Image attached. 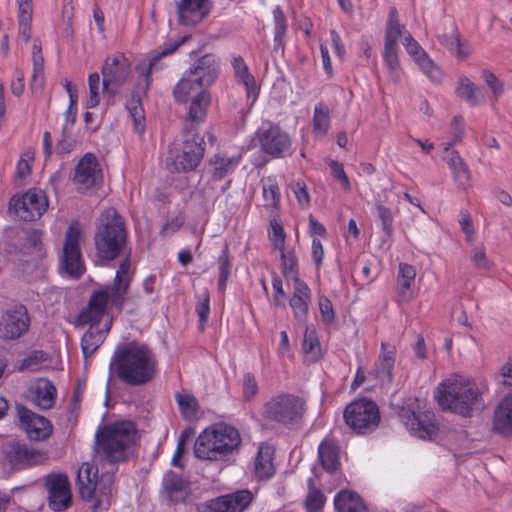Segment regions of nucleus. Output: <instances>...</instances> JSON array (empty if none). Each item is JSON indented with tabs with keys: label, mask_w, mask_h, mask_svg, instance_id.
<instances>
[{
	"label": "nucleus",
	"mask_w": 512,
	"mask_h": 512,
	"mask_svg": "<svg viewBox=\"0 0 512 512\" xmlns=\"http://www.w3.org/2000/svg\"><path fill=\"white\" fill-rule=\"evenodd\" d=\"M334 505L338 512H367L359 495L348 490H342L335 496Z\"/></svg>",
	"instance_id": "72a5a7b5"
},
{
	"label": "nucleus",
	"mask_w": 512,
	"mask_h": 512,
	"mask_svg": "<svg viewBox=\"0 0 512 512\" xmlns=\"http://www.w3.org/2000/svg\"><path fill=\"white\" fill-rule=\"evenodd\" d=\"M73 179L80 190H87L102 179L98 160L93 154L87 153L80 159Z\"/></svg>",
	"instance_id": "b1692460"
},
{
	"label": "nucleus",
	"mask_w": 512,
	"mask_h": 512,
	"mask_svg": "<svg viewBox=\"0 0 512 512\" xmlns=\"http://www.w3.org/2000/svg\"><path fill=\"white\" fill-rule=\"evenodd\" d=\"M452 130V141L451 146L457 142H460L464 136V122L463 118L460 116H456L453 118L451 123Z\"/></svg>",
	"instance_id": "0e129e2a"
},
{
	"label": "nucleus",
	"mask_w": 512,
	"mask_h": 512,
	"mask_svg": "<svg viewBox=\"0 0 512 512\" xmlns=\"http://www.w3.org/2000/svg\"><path fill=\"white\" fill-rule=\"evenodd\" d=\"M218 269H219V279H218V289L221 292H224L227 286V281L231 272V262L229 260L228 247L225 246L222 254L218 258Z\"/></svg>",
	"instance_id": "c03bdc74"
},
{
	"label": "nucleus",
	"mask_w": 512,
	"mask_h": 512,
	"mask_svg": "<svg viewBox=\"0 0 512 512\" xmlns=\"http://www.w3.org/2000/svg\"><path fill=\"white\" fill-rule=\"evenodd\" d=\"M471 259L475 267H477L478 269H488L489 262L487 260L484 248L482 246L476 247L473 250Z\"/></svg>",
	"instance_id": "69168bd1"
},
{
	"label": "nucleus",
	"mask_w": 512,
	"mask_h": 512,
	"mask_svg": "<svg viewBox=\"0 0 512 512\" xmlns=\"http://www.w3.org/2000/svg\"><path fill=\"white\" fill-rule=\"evenodd\" d=\"M204 88L205 87H200V85L194 81V77L189 75L188 71H185L182 78L173 89V96L178 102H186L193 91L198 89L205 90Z\"/></svg>",
	"instance_id": "4c0bfd02"
},
{
	"label": "nucleus",
	"mask_w": 512,
	"mask_h": 512,
	"mask_svg": "<svg viewBox=\"0 0 512 512\" xmlns=\"http://www.w3.org/2000/svg\"><path fill=\"white\" fill-rule=\"evenodd\" d=\"M107 296L102 292H94L78 315V323L89 324L90 328L81 339V349L85 358L92 356L104 342L111 329L112 318L107 314Z\"/></svg>",
	"instance_id": "39448f33"
},
{
	"label": "nucleus",
	"mask_w": 512,
	"mask_h": 512,
	"mask_svg": "<svg viewBox=\"0 0 512 512\" xmlns=\"http://www.w3.org/2000/svg\"><path fill=\"white\" fill-rule=\"evenodd\" d=\"M313 132L317 137H324L330 126V114L329 109L319 104L314 109V115H313Z\"/></svg>",
	"instance_id": "ea45409f"
},
{
	"label": "nucleus",
	"mask_w": 512,
	"mask_h": 512,
	"mask_svg": "<svg viewBox=\"0 0 512 512\" xmlns=\"http://www.w3.org/2000/svg\"><path fill=\"white\" fill-rule=\"evenodd\" d=\"M196 313L199 317V326L201 330H204L205 324L208 320V316L210 313V295L207 290H205L199 298V301L196 304Z\"/></svg>",
	"instance_id": "de8ad7c7"
},
{
	"label": "nucleus",
	"mask_w": 512,
	"mask_h": 512,
	"mask_svg": "<svg viewBox=\"0 0 512 512\" xmlns=\"http://www.w3.org/2000/svg\"><path fill=\"white\" fill-rule=\"evenodd\" d=\"M319 310L322 321L326 324H331L335 320V312L332 302L325 296L319 298Z\"/></svg>",
	"instance_id": "13d9d810"
},
{
	"label": "nucleus",
	"mask_w": 512,
	"mask_h": 512,
	"mask_svg": "<svg viewBox=\"0 0 512 512\" xmlns=\"http://www.w3.org/2000/svg\"><path fill=\"white\" fill-rule=\"evenodd\" d=\"M257 140L262 151L273 158H283L290 154L291 139L278 125L264 123L257 131Z\"/></svg>",
	"instance_id": "2eb2a0df"
},
{
	"label": "nucleus",
	"mask_w": 512,
	"mask_h": 512,
	"mask_svg": "<svg viewBox=\"0 0 512 512\" xmlns=\"http://www.w3.org/2000/svg\"><path fill=\"white\" fill-rule=\"evenodd\" d=\"M376 210L378 217L382 223V229L386 235L392 232L393 215L389 208L385 207L382 203L376 202Z\"/></svg>",
	"instance_id": "5fc2aeb1"
},
{
	"label": "nucleus",
	"mask_w": 512,
	"mask_h": 512,
	"mask_svg": "<svg viewBox=\"0 0 512 512\" xmlns=\"http://www.w3.org/2000/svg\"><path fill=\"white\" fill-rule=\"evenodd\" d=\"M303 351L307 354H313L314 356L319 354L320 344L316 335L315 330L307 329L304 335Z\"/></svg>",
	"instance_id": "864d4df0"
},
{
	"label": "nucleus",
	"mask_w": 512,
	"mask_h": 512,
	"mask_svg": "<svg viewBox=\"0 0 512 512\" xmlns=\"http://www.w3.org/2000/svg\"><path fill=\"white\" fill-rule=\"evenodd\" d=\"M47 359L43 351H32L26 358H24L19 366L20 371L30 370L36 371L41 363Z\"/></svg>",
	"instance_id": "09e8293b"
},
{
	"label": "nucleus",
	"mask_w": 512,
	"mask_h": 512,
	"mask_svg": "<svg viewBox=\"0 0 512 512\" xmlns=\"http://www.w3.org/2000/svg\"><path fill=\"white\" fill-rule=\"evenodd\" d=\"M416 277V270L413 266L401 263L398 272V295L403 301H409L412 298L411 288Z\"/></svg>",
	"instance_id": "f704fd0d"
},
{
	"label": "nucleus",
	"mask_w": 512,
	"mask_h": 512,
	"mask_svg": "<svg viewBox=\"0 0 512 512\" xmlns=\"http://www.w3.org/2000/svg\"><path fill=\"white\" fill-rule=\"evenodd\" d=\"M328 166L330 168L331 175L341 183L342 187L346 191H350L351 184L347 174L344 171L343 165L336 160L330 159L328 160Z\"/></svg>",
	"instance_id": "8fccbe9b"
},
{
	"label": "nucleus",
	"mask_w": 512,
	"mask_h": 512,
	"mask_svg": "<svg viewBox=\"0 0 512 512\" xmlns=\"http://www.w3.org/2000/svg\"><path fill=\"white\" fill-rule=\"evenodd\" d=\"M319 459L322 467L328 471L333 472L339 466V456L337 448L330 442L323 441L318 449Z\"/></svg>",
	"instance_id": "58836bf2"
},
{
	"label": "nucleus",
	"mask_w": 512,
	"mask_h": 512,
	"mask_svg": "<svg viewBox=\"0 0 512 512\" xmlns=\"http://www.w3.org/2000/svg\"><path fill=\"white\" fill-rule=\"evenodd\" d=\"M346 425L357 434L373 432L379 425L380 412L377 404L361 398L348 404L343 412Z\"/></svg>",
	"instance_id": "9d476101"
},
{
	"label": "nucleus",
	"mask_w": 512,
	"mask_h": 512,
	"mask_svg": "<svg viewBox=\"0 0 512 512\" xmlns=\"http://www.w3.org/2000/svg\"><path fill=\"white\" fill-rule=\"evenodd\" d=\"M240 445L241 436L235 427L216 423L198 436L194 445V454L201 460H226L238 453Z\"/></svg>",
	"instance_id": "423d86ee"
},
{
	"label": "nucleus",
	"mask_w": 512,
	"mask_h": 512,
	"mask_svg": "<svg viewBox=\"0 0 512 512\" xmlns=\"http://www.w3.org/2000/svg\"><path fill=\"white\" fill-rule=\"evenodd\" d=\"M239 156L228 157L226 155H214L210 160L212 166V176L215 180H221L228 174L232 173L238 166Z\"/></svg>",
	"instance_id": "c9c22d12"
},
{
	"label": "nucleus",
	"mask_w": 512,
	"mask_h": 512,
	"mask_svg": "<svg viewBox=\"0 0 512 512\" xmlns=\"http://www.w3.org/2000/svg\"><path fill=\"white\" fill-rule=\"evenodd\" d=\"M109 370L128 386H142L154 379L157 359L147 344L132 341L116 347Z\"/></svg>",
	"instance_id": "7ed1b4c3"
},
{
	"label": "nucleus",
	"mask_w": 512,
	"mask_h": 512,
	"mask_svg": "<svg viewBox=\"0 0 512 512\" xmlns=\"http://www.w3.org/2000/svg\"><path fill=\"white\" fill-rule=\"evenodd\" d=\"M242 389L246 401H249L258 393V384L252 373H246L243 376Z\"/></svg>",
	"instance_id": "4d7b16f0"
},
{
	"label": "nucleus",
	"mask_w": 512,
	"mask_h": 512,
	"mask_svg": "<svg viewBox=\"0 0 512 512\" xmlns=\"http://www.w3.org/2000/svg\"><path fill=\"white\" fill-rule=\"evenodd\" d=\"M122 255L124 258L121 260L118 270L116 271L113 285L98 291L106 294L108 305L111 304L120 309L125 302V295L129 288V271L131 268L130 252L126 250Z\"/></svg>",
	"instance_id": "aec40b11"
},
{
	"label": "nucleus",
	"mask_w": 512,
	"mask_h": 512,
	"mask_svg": "<svg viewBox=\"0 0 512 512\" xmlns=\"http://www.w3.org/2000/svg\"><path fill=\"white\" fill-rule=\"evenodd\" d=\"M498 383L512 390V359H509L500 369Z\"/></svg>",
	"instance_id": "680f3d73"
},
{
	"label": "nucleus",
	"mask_w": 512,
	"mask_h": 512,
	"mask_svg": "<svg viewBox=\"0 0 512 512\" xmlns=\"http://www.w3.org/2000/svg\"><path fill=\"white\" fill-rule=\"evenodd\" d=\"M272 226V235L271 242L275 249L281 250L284 249L285 242V233L282 225L277 223L276 221L271 223Z\"/></svg>",
	"instance_id": "e2e57ef3"
},
{
	"label": "nucleus",
	"mask_w": 512,
	"mask_h": 512,
	"mask_svg": "<svg viewBox=\"0 0 512 512\" xmlns=\"http://www.w3.org/2000/svg\"><path fill=\"white\" fill-rule=\"evenodd\" d=\"M210 102L211 97L206 90H201L192 99L183 127L184 134L197 133L198 127L205 121Z\"/></svg>",
	"instance_id": "a878e982"
},
{
	"label": "nucleus",
	"mask_w": 512,
	"mask_h": 512,
	"mask_svg": "<svg viewBox=\"0 0 512 512\" xmlns=\"http://www.w3.org/2000/svg\"><path fill=\"white\" fill-rule=\"evenodd\" d=\"M89 98L87 107L94 108L100 103V75L97 72L91 73L88 77Z\"/></svg>",
	"instance_id": "49530a36"
},
{
	"label": "nucleus",
	"mask_w": 512,
	"mask_h": 512,
	"mask_svg": "<svg viewBox=\"0 0 512 512\" xmlns=\"http://www.w3.org/2000/svg\"><path fill=\"white\" fill-rule=\"evenodd\" d=\"M94 241L97 256L101 260L112 261L127 250L125 221L114 208L101 214Z\"/></svg>",
	"instance_id": "0eeeda50"
},
{
	"label": "nucleus",
	"mask_w": 512,
	"mask_h": 512,
	"mask_svg": "<svg viewBox=\"0 0 512 512\" xmlns=\"http://www.w3.org/2000/svg\"><path fill=\"white\" fill-rule=\"evenodd\" d=\"M251 501V492L240 490L211 500L203 512H243Z\"/></svg>",
	"instance_id": "393cba45"
},
{
	"label": "nucleus",
	"mask_w": 512,
	"mask_h": 512,
	"mask_svg": "<svg viewBox=\"0 0 512 512\" xmlns=\"http://www.w3.org/2000/svg\"><path fill=\"white\" fill-rule=\"evenodd\" d=\"M451 143H447L444 149L443 160L452 171L453 179L457 186L466 189L470 186L471 172L457 151L450 150Z\"/></svg>",
	"instance_id": "cd10ccee"
},
{
	"label": "nucleus",
	"mask_w": 512,
	"mask_h": 512,
	"mask_svg": "<svg viewBox=\"0 0 512 512\" xmlns=\"http://www.w3.org/2000/svg\"><path fill=\"white\" fill-rule=\"evenodd\" d=\"M382 351L375 367L376 377L381 383H390L393 379V368L395 363V350L385 343L381 345Z\"/></svg>",
	"instance_id": "2f4dec72"
},
{
	"label": "nucleus",
	"mask_w": 512,
	"mask_h": 512,
	"mask_svg": "<svg viewBox=\"0 0 512 512\" xmlns=\"http://www.w3.org/2000/svg\"><path fill=\"white\" fill-rule=\"evenodd\" d=\"M493 430L502 436L512 435V395L501 400L494 411Z\"/></svg>",
	"instance_id": "c756f323"
},
{
	"label": "nucleus",
	"mask_w": 512,
	"mask_h": 512,
	"mask_svg": "<svg viewBox=\"0 0 512 512\" xmlns=\"http://www.w3.org/2000/svg\"><path fill=\"white\" fill-rule=\"evenodd\" d=\"M102 90L116 94L131 76V63L123 53L108 56L101 69Z\"/></svg>",
	"instance_id": "f8f14e48"
},
{
	"label": "nucleus",
	"mask_w": 512,
	"mask_h": 512,
	"mask_svg": "<svg viewBox=\"0 0 512 512\" xmlns=\"http://www.w3.org/2000/svg\"><path fill=\"white\" fill-rule=\"evenodd\" d=\"M189 75L194 77V81L200 87H208L212 85L218 78L220 72V62L215 54L207 53L194 61L187 70Z\"/></svg>",
	"instance_id": "4be33fe9"
},
{
	"label": "nucleus",
	"mask_w": 512,
	"mask_h": 512,
	"mask_svg": "<svg viewBox=\"0 0 512 512\" xmlns=\"http://www.w3.org/2000/svg\"><path fill=\"white\" fill-rule=\"evenodd\" d=\"M324 495L316 488L310 487L305 504L308 512H317L324 504Z\"/></svg>",
	"instance_id": "603ef678"
},
{
	"label": "nucleus",
	"mask_w": 512,
	"mask_h": 512,
	"mask_svg": "<svg viewBox=\"0 0 512 512\" xmlns=\"http://www.w3.org/2000/svg\"><path fill=\"white\" fill-rule=\"evenodd\" d=\"M136 427L131 421L108 424L96 434L97 458L111 465L98 476L99 469L85 462L78 469L76 484L82 499H94L93 509H107L113 494L115 464L125 461L128 448L135 443Z\"/></svg>",
	"instance_id": "f257e3e1"
},
{
	"label": "nucleus",
	"mask_w": 512,
	"mask_h": 512,
	"mask_svg": "<svg viewBox=\"0 0 512 512\" xmlns=\"http://www.w3.org/2000/svg\"><path fill=\"white\" fill-rule=\"evenodd\" d=\"M402 37V44L407 53L413 58L421 71L434 83L442 80V71L423 50L410 32L399 23L398 12L392 8L389 12L385 30L383 59L391 81L398 84L401 81L402 68L398 58V38Z\"/></svg>",
	"instance_id": "f03ea898"
},
{
	"label": "nucleus",
	"mask_w": 512,
	"mask_h": 512,
	"mask_svg": "<svg viewBox=\"0 0 512 512\" xmlns=\"http://www.w3.org/2000/svg\"><path fill=\"white\" fill-rule=\"evenodd\" d=\"M5 460L14 470L38 465L46 460V455L17 441H9L2 447Z\"/></svg>",
	"instance_id": "f3484780"
},
{
	"label": "nucleus",
	"mask_w": 512,
	"mask_h": 512,
	"mask_svg": "<svg viewBox=\"0 0 512 512\" xmlns=\"http://www.w3.org/2000/svg\"><path fill=\"white\" fill-rule=\"evenodd\" d=\"M456 92L459 97L464 99L471 106L479 105L483 103L485 99L482 90L467 77L460 79Z\"/></svg>",
	"instance_id": "e433bc0d"
},
{
	"label": "nucleus",
	"mask_w": 512,
	"mask_h": 512,
	"mask_svg": "<svg viewBox=\"0 0 512 512\" xmlns=\"http://www.w3.org/2000/svg\"><path fill=\"white\" fill-rule=\"evenodd\" d=\"M48 207L45 193L40 189H30L21 196H14L9 202V209L16 217L24 221L40 218Z\"/></svg>",
	"instance_id": "ddd939ff"
},
{
	"label": "nucleus",
	"mask_w": 512,
	"mask_h": 512,
	"mask_svg": "<svg viewBox=\"0 0 512 512\" xmlns=\"http://www.w3.org/2000/svg\"><path fill=\"white\" fill-rule=\"evenodd\" d=\"M273 17L275 24L274 39L276 42L280 43L287 30L286 17L280 6L275 7L273 10Z\"/></svg>",
	"instance_id": "3c124183"
},
{
	"label": "nucleus",
	"mask_w": 512,
	"mask_h": 512,
	"mask_svg": "<svg viewBox=\"0 0 512 512\" xmlns=\"http://www.w3.org/2000/svg\"><path fill=\"white\" fill-rule=\"evenodd\" d=\"M416 401L403 406L399 411L402 423L411 434L421 438H432L438 430L435 415L431 411H416Z\"/></svg>",
	"instance_id": "4468645a"
},
{
	"label": "nucleus",
	"mask_w": 512,
	"mask_h": 512,
	"mask_svg": "<svg viewBox=\"0 0 512 512\" xmlns=\"http://www.w3.org/2000/svg\"><path fill=\"white\" fill-rule=\"evenodd\" d=\"M184 223V219L180 216H177L169 221H167L162 227L161 234L163 236H170L175 233Z\"/></svg>",
	"instance_id": "774afa93"
},
{
	"label": "nucleus",
	"mask_w": 512,
	"mask_h": 512,
	"mask_svg": "<svg viewBox=\"0 0 512 512\" xmlns=\"http://www.w3.org/2000/svg\"><path fill=\"white\" fill-rule=\"evenodd\" d=\"M163 489L169 501L174 503L185 501L189 495L188 483L173 471H168L164 475Z\"/></svg>",
	"instance_id": "7c9ffc66"
},
{
	"label": "nucleus",
	"mask_w": 512,
	"mask_h": 512,
	"mask_svg": "<svg viewBox=\"0 0 512 512\" xmlns=\"http://www.w3.org/2000/svg\"><path fill=\"white\" fill-rule=\"evenodd\" d=\"M482 78L491 89L496 99L502 95L504 91L503 82L498 79L494 73L488 70H484L482 73Z\"/></svg>",
	"instance_id": "6e6d98bb"
},
{
	"label": "nucleus",
	"mask_w": 512,
	"mask_h": 512,
	"mask_svg": "<svg viewBox=\"0 0 512 512\" xmlns=\"http://www.w3.org/2000/svg\"><path fill=\"white\" fill-rule=\"evenodd\" d=\"M29 322L24 306H15L5 310L0 317V339H18L28 330Z\"/></svg>",
	"instance_id": "6ab92c4d"
},
{
	"label": "nucleus",
	"mask_w": 512,
	"mask_h": 512,
	"mask_svg": "<svg viewBox=\"0 0 512 512\" xmlns=\"http://www.w3.org/2000/svg\"><path fill=\"white\" fill-rule=\"evenodd\" d=\"M32 61H33V75H32V83H36L40 80V84L43 79V69H44V59L42 56V48L40 42H34L33 51H32Z\"/></svg>",
	"instance_id": "a18cd8bd"
},
{
	"label": "nucleus",
	"mask_w": 512,
	"mask_h": 512,
	"mask_svg": "<svg viewBox=\"0 0 512 512\" xmlns=\"http://www.w3.org/2000/svg\"><path fill=\"white\" fill-rule=\"evenodd\" d=\"M193 434H194L193 430L186 429V430L182 431V433L178 439L175 453L172 458V464L174 466H180L179 459L185 451V444L193 437Z\"/></svg>",
	"instance_id": "bf43d9fd"
},
{
	"label": "nucleus",
	"mask_w": 512,
	"mask_h": 512,
	"mask_svg": "<svg viewBox=\"0 0 512 512\" xmlns=\"http://www.w3.org/2000/svg\"><path fill=\"white\" fill-rule=\"evenodd\" d=\"M45 487L48 491L49 507L55 512L67 510L72 505V494L68 476L62 473L47 475Z\"/></svg>",
	"instance_id": "a211bd4d"
},
{
	"label": "nucleus",
	"mask_w": 512,
	"mask_h": 512,
	"mask_svg": "<svg viewBox=\"0 0 512 512\" xmlns=\"http://www.w3.org/2000/svg\"><path fill=\"white\" fill-rule=\"evenodd\" d=\"M282 261V272L286 278H290L296 283L300 280L298 277L297 259L293 251H287L285 248L280 250Z\"/></svg>",
	"instance_id": "a19ab883"
},
{
	"label": "nucleus",
	"mask_w": 512,
	"mask_h": 512,
	"mask_svg": "<svg viewBox=\"0 0 512 512\" xmlns=\"http://www.w3.org/2000/svg\"><path fill=\"white\" fill-rule=\"evenodd\" d=\"M185 139L181 150L171 156V164L175 171L188 172L194 170L200 163L204 155V139L197 133L184 134Z\"/></svg>",
	"instance_id": "dca6fc26"
},
{
	"label": "nucleus",
	"mask_w": 512,
	"mask_h": 512,
	"mask_svg": "<svg viewBox=\"0 0 512 512\" xmlns=\"http://www.w3.org/2000/svg\"><path fill=\"white\" fill-rule=\"evenodd\" d=\"M232 67L234 69L235 76L245 84L248 91L255 86L254 77L250 74L249 69L241 56H236L232 59Z\"/></svg>",
	"instance_id": "37998d69"
},
{
	"label": "nucleus",
	"mask_w": 512,
	"mask_h": 512,
	"mask_svg": "<svg viewBox=\"0 0 512 512\" xmlns=\"http://www.w3.org/2000/svg\"><path fill=\"white\" fill-rule=\"evenodd\" d=\"M175 397L182 415L186 419L194 418L198 408L197 399L192 394L177 393Z\"/></svg>",
	"instance_id": "79ce46f5"
},
{
	"label": "nucleus",
	"mask_w": 512,
	"mask_h": 512,
	"mask_svg": "<svg viewBox=\"0 0 512 512\" xmlns=\"http://www.w3.org/2000/svg\"><path fill=\"white\" fill-rule=\"evenodd\" d=\"M57 390L52 381L39 378L29 389V398L39 409H51L56 400Z\"/></svg>",
	"instance_id": "bb28decb"
},
{
	"label": "nucleus",
	"mask_w": 512,
	"mask_h": 512,
	"mask_svg": "<svg viewBox=\"0 0 512 512\" xmlns=\"http://www.w3.org/2000/svg\"><path fill=\"white\" fill-rule=\"evenodd\" d=\"M440 42L447 47L450 51H453L457 46H459L460 34L457 30H454L451 34H445L439 36Z\"/></svg>",
	"instance_id": "338daca9"
},
{
	"label": "nucleus",
	"mask_w": 512,
	"mask_h": 512,
	"mask_svg": "<svg viewBox=\"0 0 512 512\" xmlns=\"http://www.w3.org/2000/svg\"><path fill=\"white\" fill-rule=\"evenodd\" d=\"M305 413V402L292 394L272 397L263 408L264 418L284 426L301 422Z\"/></svg>",
	"instance_id": "1a4fd4ad"
},
{
	"label": "nucleus",
	"mask_w": 512,
	"mask_h": 512,
	"mask_svg": "<svg viewBox=\"0 0 512 512\" xmlns=\"http://www.w3.org/2000/svg\"><path fill=\"white\" fill-rule=\"evenodd\" d=\"M211 0H179L176 5L178 21L182 25L194 26L211 11Z\"/></svg>",
	"instance_id": "5701e85b"
},
{
	"label": "nucleus",
	"mask_w": 512,
	"mask_h": 512,
	"mask_svg": "<svg viewBox=\"0 0 512 512\" xmlns=\"http://www.w3.org/2000/svg\"><path fill=\"white\" fill-rule=\"evenodd\" d=\"M22 428L33 441L47 439L52 433V424L44 416L38 415L24 406L17 408Z\"/></svg>",
	"instance_id": "412c9836"
},
{
	"label": "nucleus",
	"mask_w": 512,
	"mask_h": 512,
	"mask_svg": "<svg viewBox=\"0 0 512 512\" xmlns=\"http://www.w3.org/2000/svg\"><path fill=\"white\" fill-rule=\"evenodd\" d=\"M184 41L185 37L179 41H169L164 43L161 47V51L149 60L147 66L143 69L138 67L140 77L135 86L132 98L127 104V109L133 119L135 131L139 134L143 133L145 130V115L141 104V96H145L150 87V74L161 69V58L173 53Z\"/></svg>",
	"instance_id": "6e6552de"
},
{
	"label": "nucleus",
	"mask_w": 512,
	"mask_h": 512,
	"mask_svg": "<svg viewBox=\"0 0 512 512\" xmlns=\"http://www.w3.org/2000/svg\"><path fill=\"white\" fill-rule=\"evenodd\" d=\"M273 448L268 444H261L255 459V475L259 479H269L275 473L273 465Z\"/></svg>",
	"instance_id": "473e14b6"
},
{
	"label": "nucleus",
	"mask_w": 512,
	"mask_h": 512,
	"mask_svg": "<svg viewBox=\"0 0 512 512\" xmlns=\"http://www.w3.org/2000/svg\"><path fill=\"white\" fill-rule=\"evenodd\" d=\"M310 299L311 291L308 285L301 280H297L294 283L293 295L290 298L289 305L292 308L294 317L298 321H306Z\"/></svg>",
	"instance_id": "c85d7f7f"
},
{
	"label": "nucleus",
	"mask_w": 512,
	"mask_h": 512,
	"mask_svg": "<svg viewBox=\"0 0 512 512\" xmlns=\"http://www.w3.org/2000/svg\"><path fill=\"white\" fill-rule=\"evenodd\" d=\"M263 195L268 205L276 207L280 202V191L277 184H269L263 186Z\"/></svg>",
	"instance_id": "052dcab7"
},
{
	"label": "nucleus",
	"mask_w": 512,
	"mask_h": 512,
	"mask_svg": "<svg viewBox=\"0 0 512 512\" xmlns=\"http://www.w3.org/2000/svg\"><path fill=\"white\" fill-rule=\"evenodd\" d=\"M81 230L77 222H72L66 233L61 254V268L73 278H80L85 271L80 249Z\"/></svg>",
	"instance_id": "9b49d317"
},
{
	"label": "nucleus",
	"mask_w": 512,
	"mask_h": 512,
	"mask_svg": "<svg viewBox=\"0 0 512 512\" xmlns=\"http://www.w3.org/2000/svg\"><path fill=\"white\" fill-rule=\"evenodd\" d=\"M484 389L469 378L453 376L439 384L435 398L443 410L467 417L484 408Z\"/></svg>",
	"instance_id": "20e7f679"
}]
</instances>
